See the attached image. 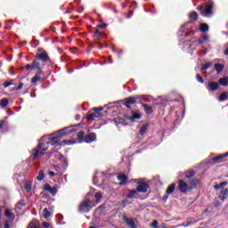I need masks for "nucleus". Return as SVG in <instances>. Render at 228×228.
I'll list each match as a JSON object with an SVG mask.
<instances>
[{"label":"nucleus","mask_w":228,"mask_h":228,"mask_svg":"<svg viewBox=\"0 0 228 228\" xmlns=\"http://www.w3.org/2000/svg\"><path fill=\"white\" fill-rule=\"evenodd\" d=\"M114 122L117 127H119L120 126H127V122L123 118H115Z\"/></svg>","instance_id":"nucleus-16"},{"label":"nucleus","mask_w":228,"mask_h":228,"mask_svg":"<svg viewBox=\"0 0 228 228\" xmlns=\"http://www.w3.org/2000/svg\"><path fill=\"white\" fill-rule=\"evenodd\" d=\"M162 200L164 202H167V200H168V194L165 195Z\"/></svg>","instance_id":"nucleus-62"},{"label":"nucleus","mask_w":228,"mask_h":228,"mask_svg":"<svg viewBox=\"0 0 228 228\" xmlns=\"http://www.w3.org/2000/svg\"><path fill=\"white\" fill-rule=\"evenodd\" d=\"M118 179L120 181V185L126 184V182L127 181V176H126V175H118Z\"/></svg>","instance_id":"nucleus-28"},{"label":"nucleus","mask_w":228,"mask_h":228,"mask_svg":"<svg viewBox=\"0 0 228 228\" xmlns=\"http://www.w3.org/2000/svg\"><path fill=\"white\" fill-rule=\"evenodd\" d=\"M26 69H27V70H35V69H33V65H31V64H27L26 65Z\"/></svg>","instance_id":"nucleus-55"},{"label":"nucleus","mask_w":228,"mask_h":228,"mask_svg":"<svg viewBox=\"0 0 228 228\" xmlns=\"http://www.w3.org/2000/svg\"><path fill=\"white\" fill-rule=\"evenodd\" d=\"M197 183H199V180H197V178H193L191 181V186H189V188H191V190H193V188H197Z\"/></svg>","instance_id":"nucleus-37"},{"label":"nucleus","mask_w":228,"mask_h":228,"mask_svg":"<svg viewBox=\"0 0 228 228\" xmlns=\"http://www.w3.org/2000/svg\"><path fill=\"white\" fill-rule=\"evenodd\" d=\"M142 116L138 113H134L132 117L129 118L130 122H134V120H140Z\"/></svg>","instance_id":"nucleus-32"},{"label":"nucleus","mask_w":228,"mask_h":228,"mask_svg":"<svg viewBox=\"0 0 228 228\" xmlns=\"http://www.w3.org/2000/svg\"><path fill=\"white\" fill-rule=\"evenodd\" d=\"M44 145V143H39L37 149H34V152L32 154V160L35 161V159H37V158H38V155L41 154L42 156H44V152H45V151H47L49 149V147L45 146L42 148V146Z\"/></svg>","instance_id":"nucleus-4"},{"label":"nucleus","mask_w":228,"mask_h":228,"mask_svg":"<svg viewBox=\"0 0 228 228\" xmlns=\"http://www.w3.org/2000/svg\"><path fill=\"white\" fill-rule=\"evenodd\" d=\"M43 226H44L45 228H49V227H51V224H49V223H47V222H44V223H43Z\"/></svg>","instance_id":"nucleus-58"},{"label":"nucleus","mask_w":228,"mask_h":228,"mask_svg":"<svg viewBox=\"0 0 228 228\" xmlns=\"http://www.w3.org/2000/svg\"><path fill=\"white\" fill-rule=\"evenodd\" d=\"M62 143H64L65 145H74V143H76V142L64 140V141H62Z\"/></svg>","instance_id":"nucleus-50"},{"label":"nucleus","mask_w":228,"mask_h":228,"mask_svg":"<svg viewBox=\"0 0 228 228\" xmlns=\"http://www.w3.org/2000/svg\"><path fill=\"white\" fill-rule=\"evenodd\" d=\"M0 129H1L2 133H4V131H8V121L1 120L0 121Z\"/></svg>","instance_id":"nucleus-19"},{"label":"nucleus","mask_w":228,"mask_h":228,"mask_svg":"<svg viewBox=\"0 0 228 228\" xmlns=\"http://www.w3.org/2000/svg\"><path fill=\"white\" fill-rule=\"evenodd\" d=\"M28 228H40V223L38 220H33L29 223Z\"/></svg>","instance_id":"nucleus-22"},{"label":"nucleus","mask_w":228,"mask_h":228,"mask_svg":"<svg viewBox=\"0 0 228 228\" xmlns=\"http://www.w3.org/2000/svg\"><path fill=\"white\" fill-rule=\"evenodd\" d=\"M25 206H26V204L24 203V201L19 202L15 207V211H17V213H19V211H20L22 209V208H24Z\"/></svg>","instance_id":"nucleus-35"},{"label":"nucleus","mask_w":228,"mask_h":228,"mask_svg":"<svg viewBox=\"0 0 228 228\" xmlns=\"http://www.w3.org/2000/svg\"><path fill=\"white\" fill-rule=\"evenodd\" d=\"M174 191H175V183H172L171 185H169L167 189V195H172V193H174Z\"/></svg>","instance_id":"nucleus-21"},{"label":"nucleus","mask_w":228,"mask_h":228,"mask_svg":"<svg viewBox=\"0 0 228 228\" xmlns=\"http://www.w3.org/2000/svg\"><path fill=\"white\" fill-rule=\"evenodd\" d=\"M45 191H49V193H51L53 195V197H54V195H56L58 193L57 186L51 187V185L46 184L45 186Z\"/></svg>","instance_id":"nucleus-13"},{"label":"nucleus","mask_w":228,"mask_h":228,"mask_svg":"<svg viewBox=\"0 0 228 228\" xmlns=\"http://www.w3.org/2000/svg\"><path fill=\"white\" fill-rule=\"evenodd\" d=\"M218 88H220V84L218 82H215V81L208 82L207 90L208 92H216Z\"/></svg>","instance_id":"nucleus-9"},{"label":"nucleus","mask_w":228,"mask_h":228,"mask_svg":"<svg viewBox=\"0 0 228 228\" xmlns=\"http://www.w3.org/2000/svg\"><path fill=\"white\" fill-rule=\"evenodd\" d=\"M149 190V184L147 183H142L137 186V191L139 193H147Z\"/></svg>","instance_id":"nucleus-11"},{"label":"nucleus","mask_w":228,"mask_h":228,"mask_svg":"<svg viewBox=\"0 0 228 228\" xmlns=\"http://www.w3.org/2000/svg\"><path fill=\"white\" fill-rule=\"evenodd\" d=\"M31 188H32L31 182L27 181V182L25 183V190H26L27 191H31Z\"/></svg>","instance_id":"nucleus-44"},{"label":"nucleus","mask_w":228,"mask_h":228,"mask_svg":"<svg viewBox=\"0 0 228 228\" xmlns=\"http://www.w3.org/2000/svg\"><path fill=\"white\" fill-rule=\"evenodd\" d=\"M190 19H192V20H197L199 19V14L197 12H192L189 14Z\"/></svg>","instance_id":"nucleus-40"},{"label":"nucleus","mask_w":228,"mask_h":228,"mask_svg":"<svg viewBox=\"0 0 228 228\" xmlns=\"http://www.w3.org/2000/svg\"><path fill=\"white\" fill-rule=\"evenodd\" d=\"M178 190L181 191V193H186L187 191H190L191 188L186 183V182L183 180H179L178 182Z\"/></svg>","instance_id":"nucleus-7"},{"label":"nucleus","mask_w":228,"mask_h":228,"mask_svg":"<svg viewBox=\"0 0 228 228\" xmlns=\"http://www.w3.org/2000/svg\"><path fill=\"white\" fill-rule=\"evenodd\" d=\"M189 24H190V21H188L181 26L180 30L178 31V35L180 37H183V33H184V31H186V26H188Z\"/></svg>","instance_id":"nucleus-29"},{"label":"nucleus","mask_w":228,"mask_h":228,"mask_svg":"<svg viewBox=\"0 0 228 228\" xmlns=\"http://www.w3.org/2000/svg\"><path fill=\"white\" fill-rule=\"evenodd\" d=\"M77 140L78 143H82V142L85 140V132L81 131L77 134Z\"/></svg>","instance_id":"nucleus-25"},{"label":"nucleus","mask_w":228,"mask_h":228,"mask_svg":"<svg viewBox=\"0 0 228 228\" xmlns=\"http://www.w3.org/2000/svg\"><path fill=\"white\" fill-rule=\"evenodd\" d=\"M196 44H204L206 42H209V35L205 34L201 37L200 39H194Z\"/></svg>","instance_id":"nucleus-17"},{"label":"nucleus","mask_w":228,"mask_h":228,"mask_svg":"<svg viewBox=\"0 0 228 228\" xmlns=\"http://www.w3.org/2000/svg\"><path fill=\"white\" fill-rule=\"evenodd\" d=\"M40 79H42V77H37V75H36L34 77L31 78V83L33 85H35V83H38V81H40Z\"/></svg>","instance_id":"nucleus-46"},{"label":"nucleus","mask_w":228,"mask_h":228,"mask_svg":"<svg viewBox=\"0 0 228 228\" xmlns=\"http://www.w3.org/2000/svg\"><path fill=\"white\" fill-rule=\"evenodd\" d=\"M51 215L52 214L49 212V210H47V208L43 210V218H49Z\"/></svg>","instance_id":"nucleus-42"},{"label":"nucleus","mask_w":228,"mask_h":228,"mask_svg":"<svg viewBox=\"0 0 228 228\" xmlns=\"http://www.w3.org/2000/svg\"><path fill=\"white\" fill-rule=\"evenodd\" d=\"M228 99V93H222L219 95V102H224V101H227Z\"/></svg>","instance_id":"nucleus-33"},{"label":"nucleus","mask_w":228,"mask_h":228,"mask_svg":"<svg viewBox=\"0 0 228 228\" xmlns=\"http://www.w3.org/2000/svg\"><path fill=\"white\" fill-rule=\"evenodd\" d=\"M34 70H37L36 73V76L37 77H41L40 76H42L44 74V68H39V69H35Z\"/></svg>","instance_id":"nucleus-43"},{"label":"nucleus","mask_w":228,"mask_h":228,"mask_svg":"<svg viewBox=\"0 0 228 228\" xmlns=\"http://www.w3.org/2000/svg\"><path fill=\"white\" fill-rule=\"evenodd\" d=\"M213 6H215V3H213V1H208L202 5L198 6L197 10L200 12L202 17L209 19L214 15Z\"/></svg>","instance_id":"nucleus-2"},{"label":"nucleus","mask_w":228,"mask_h":228,"mask_svg":"<svg viewBox=\"0 0 228 228\" xmlns=\"http://www.w3.org/2000/svg\"><path fill=\"white\" fill-rule=\"evenodd\" d=\"M131 17H133V11L129 12V15H128L127 19H131Z\"/></svg>","instance_id":"nucleus-63"},{"label":"nucleus","mask_w":228,"mask_h":228,"mask_svg":"<svg viewBox=\"0 0 228 228\" xmlns=\"http://www.w3.org/2000/svg\"><path fill=\"white\" fill-rule=\"evenodd\" d=\"M104 110V107H99L98 109L95 108L94 109V113H97L98 115H101V111H102Z\"/></svg>","instance_id":"nucleus-48"},{"label":"nucleus","mask_w":228,"mask_h":228,"mask_svg":"<svg viewBox=\"0 0 228 228\" xmlns=\"http://www.w3.org/2000/svg\"><path fill=\"white\" fill-rule=\"evenodd\" d=\"M12 85H13V82H4V88H8V86H12Z\"/></svg>","instance_id":"nucleus-52"},{"label":"nucleus","mask_w":228,"mask_h":228,"mask_svg":"<svg viewBox=\"0 0 228 228\" xmlns=\"http://www.w3.org/2000/svg\"><path fill=\"white\" fill-rule=\"evenodd\" d=\"M224 186H227V182H222L221 183H219V184H216V185H215V190H220V189H222V188H224Z\"/></svg>","instance_id":"nucleus-38"},{"label":"nucleus","mask_w":228,"mask_h":228,"mask_svg":"<svg viewBox=\"0 0 228 228\" xmlns=\"http://www.w3.org/2000/svg\"><path fill=\"white\" fill-rule=\"evenodd\" d=\"M224 157L227 158L228 157V151L226 153H224Z\"/></svg>","instance_id":"nucleus-64"},{"label":"nucleus","mask_w":228,"mask_h":228,"mask_svg":"<svg viewBox=\"0 0 228 228\" xmlns=\"http://www.w3.org/2000/svg\"><path fill=\"white\" fill-rule=\"evenodd\" d=\"M227 192L228 190L227 189H223L221 191V194L219 195V199H221V200H225V199H227Z\"/></svg>","instance_id":"nucleus-30"},{"label":"nucleus","mask_w":228,"mask_h":228,"mask_svg":"<svg viewBox=\"0 0 228 228\" xmlns=\"http://www.w3.org/2000/svg\"><path fill=\"white\" fill-rule=\"evenodd\" d=\"M214 69H215V70H216L217 74H220V72H222V70H224V69H225V65L220 64V63H216L214 65Z\"/></svg>","instance_id":"nucleus-20"},{"label":"nucleus","mask_w":228,"mask_h":228,"mask_svg":"<svg viewBox=\"0 0 228 228\" xmlns=\"http://www.w3.org/2000/svg\"><path fill=\"white\" fill-rule=\"evenodd\" d=\"M48 175H50L51 177H54V175H56V173H54L53 171H49Z\"/></svg>","instance_id":"nucleus-60"},{"label":"nucleus","mask_w":228,"mask_h":228,"mask_svg":"<svg viewBox=\"0 0 228 228\" xmlns=\"http://www.w3.org/2000/svg\"><path fill=\"white\" fill-rule=\"evenodd\" d=\"M225 155L224 153V154H221L219 156H216V157H214L212 158V161H214V163H222L224 161H225Z\"/></svg>","instance_id":"nucleus-18"},{"label":"nucleus","mask_w":228,"mask_h":228,"mask_svg":"<svg viewBox=\"0 0 228 228\" xmlns=\"http://www.w3.org/2000/svg\"><path fill=\"white\" fill-rule=\"evenodd\" d=\"M219 85L221 86H228V77L219 78Z\"/></svg>","instance_id":"nucleus-24"},{"label":"nucleus","mask_w":228,"mask_h":228,"mask_svg":"<svg viewBox=\"0 0 228 228\" xmlns=\"http://www.w3.org/2000/svg\"><path fill=\"white\" fill-rule=\"evenodd\" d=\"M69 133H74V128H63L57 132V136H53V134L49 135L48 140H50L51 145H61V143H60V138H63L65 134H69Z\"/></svg>","instance_id":"nucleus-1"},{"label":"nucleus","mask_w":228,"mask_h":228,"mask_svg":"<svg viewBox=\"0 0 228 228\" xmlns=\"http://www.w3.org/2000/svg\"><path fill=\"white\" fill-rule=\"evenodd\" d=\"M200 31H201V33H206L209 31V26L206 23H201L200 25Z\"/></svg>","instance_id":"nucleus-23"},{"label":"nucleus","mask_w":228,"mask_h":228,"mask_svg":"<svg viewBox=\"0 0 228 228\" xmlns=\"http://www.w3.org/2000/svg\"><path fill=\"white\" fill-rule=\"evenodd\" d=\"M60 159L63 161L64 163H67V159L63 157V155H60Z\"/></svg>","instance_id":"nucleus-59"},{"label":"nucleus","mask_w":228,"mask_h":228,"mask_svg":"<svg viewBox=\"0 0 228 228\" xmlns=\"http://www.w3.org/2000/svg\"><path fill=\"white\" fill-rule=\"evenodd\" d=\"M4 216H6V218H8V220L4 221V228H10V224H12L13 220H15V214H13V212H12L10 208H6Z\"/></svg>","instance_id":"nucleus-3"},{"label":"nucleus","mask_w":228,"mask_h":228,"mask_svg":"<svg viewBox=\"0 0 228 228\" xmlns=\"http://www.w3.org/2000/svg\"><path fill=\"white\" fill-rule=\"evenodd\" d=\"M190 35H195V31L191 30V31L185 33V37H190Z\"/></svg>","instance_id":"nucleus-57"},{"label":"nucleus","mask_w":228,"mask_h":228,"mask_svg":"<svg viewBox=\"0 0 228 228\" xmlns=\"http://www.w3.org/2000/svg\"><path fill=\"white\" fill-rule=\"evenodd\" d=\"M148 129H149V125H147V124L141 126V128L139 130V134H141V136H143V134H145V133H147Z\"/></svg>","instance_id":"nucleus-26"},{"label":"nucleus","mask_w":228,"mask_h":228,"mask_svg":"<svg viewBox=\"0 0 228 228\" xmlns=\"http://www.w3.org/2000/svg\"><path fill=\"white\" fill-rule=\"evenodd\" d=\"M8 104H10V101L6 98H4L0 101V106L2 108H6V106H8Z\"/></svg>","instance_id":"nucleus-34"},{"label":"nucleus","mask_w":228,"mask_h":228,"mask_svg":"<svg viewBox=\"0 0 228 228\" xmlns=\"http://www.w3.org/2000/svg\"><path fill=\"white\" fill-rule=\"evenodd\" d=\"M94 197H95V200H96V203L99 204V202H101V200L102 199V194L97 192V193L94 195Z\"/></svg>","instance_id":"nucleus-45"},{"label":"nucleus","mask_w":228,"mask_h":228,"mask_svg":"<svg viewBox=\"0 0 228 228\" xmlns=\"http://www.w3.org/2000/svg\"><path fill=\"white\" fill-rule=\"evenodd\" d=\"M53 170H55L56 172H60V166H58V165H53Z\"/></svg>","instance_id":"nucleus-56"},{"label":"nucleus","mask_w":228,"mask_h":228,"mask_svg":"<svg viewBox=\"0 0 228 228\" xmlns=\"http://www.w3.org/2000/svg\"><path fill=\"white\" fill-rule=\"evenodd\" d=\"M23 86H24V83H20L19 86L15 88V90H22Z\"/></svg>","instance_id":"nucleus-54"},{"label":"nucleus","mask_w":228,"mask_h":228,"mask_svg":"<svg viewBox=\"0 0 228 228\" xmlns=\"http://www.w3.org/2000/svg\"><path fill=\"white\" fill-rule=\"evenodd\" d=\"M93 183L94 184H97L98 181H97V173H95V175L93 177Z\"/></svg>","instance_id":"nucleus-53"},{"label":"nucleus","mask_w":228,"mask_h":228,"mask_svg":"<svg viewBox=\"0 0 228 228\" xmlns=\"http://www.w3.org/2000/svg\"><path fill=\"white\" fill-rule=\"evenodd\" d=\"M158 220H154L151 224H150V227H152V228H159L158 226Z\"/></svg>","instance_id":"nucleus-49"},{"label":"nucleus","mask_w":228,"mask_h":228,"mask_svg":"<svg viewBox=\"0 0 228 228\" xmlns=\"http://www.w3.org/2000/svg\"><path fill=\"white\" fill-rule=\"evenodd\" d=\"M193 175H195V171H193L192 169H190L187 172H185V177H187V179L193 177Z\"/></svg>","instance_id":"nucleus-36"},{"label":"nucleus","mask_w":228,"mask_h":228,"mask_svg":"<svg viewBox=\"0 0 228 228\" xmlns=\"http://www.w3.org/2000/svg\"><path fill=\"white\" fill-rule=\"evenodd\" d=\"M215 206H216V208H220V206H222V202L216 201Z\"/></svg>","instance_id":"nucleus-61"},{"label":"nucleus","mask_w":228,"mask_h":228,"mask_svg":"<svg viewBox=\"0 0 228 228\" xmlns=\"http://www.w3.org/2000/svg\"><path fill=\"white\" fill-rule=\"evenodd\" d=\"M36 59L40 60L43 65H45L46 61H49V55L47 54V53H45L44 49H41L37 53Z\"/></svg>","instance_id":"nucleus-6"},{"label":"nucleus","mask_w":228,"mask_h":228,"mask_svg":"<svg viewBox=\"0 0 228 228\" xmlns=\"http://www.w3.org/2000/svg\"><path fill=\"white\" fill-rule=\"evenodd\" d=\"M139 99L140 101V96H134V97H129V98H126L125 99V102H124V106H126V108H131V105L133 104H136V101Z\"/></svg>","instance_id":"nucleus-8"},{"label":"nucleus","mask_w":228,"mask_h":228,"mask_svg":"<svg viewBox=\"0 0 228 228\" xmlns=\"http://www.w3.org/2000/svg\"><path fill=\"white\" fill-rule=\"evenodd\" d=\"M213 66V62H206L201 66V70H208L210 67Z\"/></svg>","instance_id":"nucleus-39"},{"label":"nucleus","mask_w":228,"mask_h":228,"mask_svg":"<svg viewBox=\"0 0 228 228\" xmlns=\"http://www.w3.org/2000/svg\"><path fill=\"white\" fill-rule=\"evenodd\" d=\"M196 79H197L198 83H201V85L204 84V78L200 74L196 75Z\"/></svg>","instance_id":"nucleus-47"},{"label":"nucleus","mask_w":228,"mask_h":228,"mask_svg":"<svg viewBox=\"0 0 228 228\" xmlns=\"http://www.w3.org/2000/svg\"><path fill=\"white\" fill-rule=\"evenodd\" d=\"M123 221L125 222V224H126V225H128L131 228H136V224L134 223V220L127 217V216H123Z\"/></svg>","instance_id":"nucleus-12"},{"label":"nucleus","mask_w":228,"mask_h":228,"mask_svg":"<svg viewBox=\"0 0 228 228\" xmlns=\"http://www.w3.org/2000/svg\"><path fill=\"white\" fill-rule=\"evenodd\" d=\"M101 118V114L98 113H91L86 116L87 120H94V118Z\"/></svg>","instance_id":"nucleus-27"},{"label":"nucleus","mask_w":228,"mask_h":228,"mask_svg":"<svg viewBox=\"0 0 228 228\" xmlns=\"http://www.w3.org/2000/svg\"><path fill=\"white\" fill-rule=\"evenodd\" d=\"M138 193L137 190L130 191L127 194V199H136V194Z\"/></svg>","instance_id":"nucleus-31"},{"label":"nucleus","mask_w":228,"mask_h":228,"mask_svg":"<svg viewBox=\"0 0 228 228\" xmlns=\"http://www.w3.org/2000/svg\"><path fill=\"white\" fill-rule=\"evenodd\" d=\"M140 104L142 106L144 111L147 113V115H152L154 113V110L152 109V106L143 103L142 102V99L139 100Z\"/></svg>","instance_id":"nucleus-10"},{"label":"nucleus","mask_w":228,"mask_h":228,"mask_svg":"<svg viewBox=\"0 0 228 228\" xmlns=\"http://www.w3.org/2000/svg\"><path fill=\"white\" fill-rule=\"evenodd\" d=\"M95 140H97V134H95V133H90L85 138L86 143H92V142H95Z\"/></svg>","instance_id":"nucleus-14"},{"label":"nucleus","mask_w":228,"mask_h":228,"mask_svg":"<svg viewBox=\"0 0 228 228\" xmlns=\"http://www.w3.org/2000/svg\"><path fill=\"white\" fill-rule=\"evenodd\" d=\"M99 29H106V28H108V24L106 23H102L98 25Z\"/></svg>","instance_id":"nucleus-51"},{"label":"nucleus","mask_w":228,"mask_h":228,"mask_svg":"<svg viewBox=\"0 0 228 228\" xmlns=\"http://www.w3.org/2000/svg\"><path fill=\"white\" fill-rule=\"evenodd\" d=\"M93 206L90 204V200H84L82 201V204L78 207L79 213H90L92 211Z\"/></svg>","instance_id":"nucleus-5"},{"label":"nucleus","mask_w":228,"mask_h":228,"mask_svg":"<svg viewBox=\"0 0 228 228\" xmlns=\"http://www.w3.org/2000/svg\"><path fill=\"white\" fill-rule=\"evenodd\" d=\"M45 177V174L44 173V170H40L37 175V181H44Z\"/></svg>","instance_id":"nucleus-41"},{"label":"nucleus","mask_w":228,"mask_h":228,"mask_svg":"<svg viewBox=\"0 0 228 228\" xmlns=\"http://www.w3.org/2000/svg\"><path fill=\"white\" fill-rule=\"evenodd\" d=\"M44 62L37 58L32 62V69H44Z\"/></svg>","instance_id":"nucleus-15"}]
</instances>
